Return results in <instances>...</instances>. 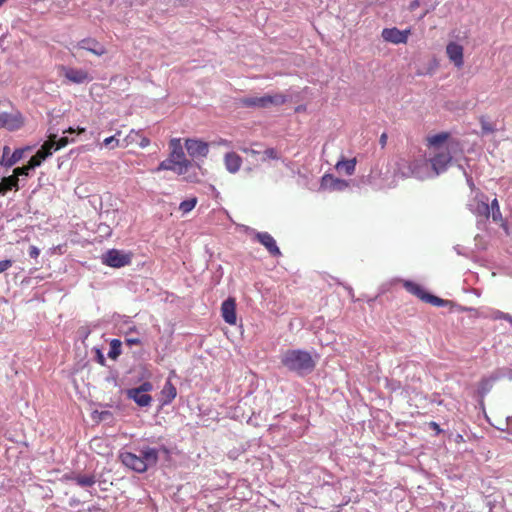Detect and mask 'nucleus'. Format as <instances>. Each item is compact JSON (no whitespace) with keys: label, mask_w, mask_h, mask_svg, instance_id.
I'll use <instances>...</instances> for the list:
<instances>
[{"label":"nucleus","mask_w":512,"mask_h":512,"mask_svg":"<svg viewBox=\"0 0 512 512\" xmlns=\"http://www.w3.org/2000/svg\"><path fill=\"white\" fill-rule=\"evenodd\" d=\"M281 363L288 370L303 375L311 372L315 368V361L311 354L303 350H288L281 358Z\"/></svg>","instance_id":"1"},{"label":"nucleus","mask_w":512,"mask_h":512,"mask_svg":"<svg viewBox=\"0 0 512 512\" xmlns=\"http://www.w3.org/2000/svg\"><path fill=\"white\" fill-rule=\"evenodd\" d=\"M169 170L173 171L177 175H183L184 179L189 182H198L199 176L196 170H192L186 167V164L177 162L176 160H172L171 158H167L160 162L158 167L155 169L156 172Z\"/></svg>","instance_id":"2"},{"label":"nucleus","mask_w":512,"mask_h":512,"mask_svg":"<svg viewBox=\"0 0 512 512\" xmlns=\"http://www.w3.org/2000/svg\"><path fill=\"white\" fill-rule=\"evenodd\" d=\"M287 101L286 95L275 93L273 95H264L261 97H245L241 99V104L245 107L267 108L270 106H280Z\"/></svg>","instance_id":"3"},{"label":"nucleus","mask_w":512,"mask_h":512,"mask_svg":"<svg viewBox=\"0 0 512 512\" xmlns=\"http://www.w3.org/2000/svg\"><path fill=\"white\" fill-rule=\"evenodd\" d=\"M103 263L113 268H120L131 263V256L119 250L111 249L103 256Z\"/></svg>","instance_id":"4"},{"label":"nucleus","mask_w":512,"mask_h":512,"mask_svg":"<svg viewBox=\"0 0 512 512\" xmlns=\"http://www.w3.org/2000/svg\"><path fill=\"white\" fill-rule=\"evenodd\" d=\"M411 34V29L399 30L396 27L384 28L381 32V36L384 41L392 44H406L408 37Z\"/></svg>","instance_id":"5"},{"label":"nucleus","mask_w":512,"mask_h":512,"mask_svg":"<svg viewBox=\"0 0 512 512\" xmlns=\"http://www.w3.org/2000/svg\"><path fill=\"white\" fill-rule=\"evenodd\" d=\"M55 138H57L55 134L50 135L48 140L44 142L36 154L30 158V167L40 166L42 161L52 154V150L55 145Z\"/></svg>","instance_id":"6"},{"label":"nucleus","mask_w":512,"mask_h":512,"mask_svg":"<svg viewBox=\"0 0 512 512\" xmlns=\"http://www.w3.org/2000/svg\"><path fill=\"white\" fill-rule=\"evenodd\" d=\"M169 148H170V153L168 156L169 158H171L172 160H176L177 162H180L183 164L185 163L186 167H188L192 170H195L193 163L190 160H188L185 156L180 139H178V138L171 139L169 142Z\"/></svg>","instance_id":"7"},{"label":"nucleus","mask_w":512,"mask_h":512,"mask_svg":"<svg viewBox=\"0 0 512 512\" xmlns=\"http://www.w3.org/2000/svg\"><path fill=\"white\" fill-rule=\"evenodd\" d=\"M121 462L128 468L142 473L147 470L146 464L143 462L141 454L136 455L131 452H122L120 454Z\"/></svg>","instance_id":"8"},{"label":"nucleus","mask_w":512,"mask_h":512,"mask_svg":"<svg viewBox=\"0 0 512 512\" xmlns=\"http://www.w3.org/2000/svg\"><path fill=\"white\" fill-rule=\"evenodd\" d=\"M452 160V156L448 149L436 153L429 161L431 167L436 175L447 169V166Z\"/></svg>","instance_id":"9"},{"label":"nucleus","mask_w":512,"mask_h":512,"mask_svg":"<svg viewBox=\"0 0 512 512\" xmlns=\"http://www.w3.org/2000/svg\"><path fill=\"white\" fill-rule=\"evenodd\" d=\"M446 55L450 62L457 68H462L464 65V48L456 42H449L446 46Z\"/></svg>","instance_id":"10"},{"label":"nucleus","mask_w":512,"mask_h":512,"mask_svg":"<svg viewBox=\"0 0 512 512\" xmlns=\"http://www.w3.org/2000/svg\"><path fill=\"white\" fill-rule=\"evenodd\" d=\"M185 147L191 157H207L209 152V144L198 139H187Z\"/></svg>","instance_id":"11"},{"label":"nucleus","mask_w":512,"mask_h":512,"mask_svg":"<svg viewBox=\"0 0 512 512\" xmlns=\"http://www.w3.org/2000/svg\"><path fill=\"white\" fill-rule=\"evenodd\" d=\"M60 70L64 77L72 83L81 84L91 80L88 72L83 69L61 66Z\"/></svg>","instance_id":"12"},{"label":"nucleus","mask_w":512,"mask_h":512,"mask_svg":"<svg viewBox=\"0 0 512 512\" xmlns=\"http://www.w3.org/2000/svg\"><path fill=\"white\" fill-rule=\"evenodd\" d=\"M429 161L425 156L420 155L418 158L413 159L409 164V171L412 176L423 179L429 169Z\"/></svg>","instance_id":"13"},{"label":"nucleus","mask_w":512,"mask_h":512,"mask_svg":"<svg viewBox=\"0 0 512 512\" xmlns=\"http://www.w3.org/2000/svg\"><path fill=\"white\" fill-rule=\"evenodd\" d=\"M255 239L261 243L272 256L279 257L282 255L275 239L268 232L256 233Z\"/></svg>","instance_id":"14"},{"label":"nucleus","mask_w":512,"mask_h":512,"mask_svg":"<svg viewBox=\"0 0 512 512\" xmlns=\"http://www.w3.org/2000/svg\"><path fill=\"white\" fill-rule=\"evenodd\" d=\"M221 314L226 323L230 325L236 324V302L234 298L230 297L222 303Z\"/></svg>","instance_id":"15"},{"label":"nucleus","mask_w":512,"mask_h":512,"mask_svg":"<svg viewBox=\"0 0 512 512\" xmlns=\"http://www.w3.org/2000/svg\"><path fill=\"white\" fill-rule=\"evenodd\" d=\"M22 125L23 120L20 114L0 113V128L13 131L19 129Z\"/></svg>","instance_id":"16"},{"label":"nucleus","mask_w":512,"mask_h":512,"mask_svg":"<svg viewBox=\"0 0 512 512\" xmlns=\"http://www.w3.org/2000/svg\"><path fill=\"white\" fill-rule=\"evenodd\" d=\"M348 186L349 183L346 180L335 178L329 174L324 175L321 179V187L324 189L343 191Z\"/></svg>","instance_id":"17"},{"label":"nucleus","mask_w":512,"mask_h":512,"mask_svg":"<svg viewBox=\"0 0 512 512\" xmlns=\"http://www.w3.org/2000/svg\"><path fill=\"white\" fill-rule=\"evenodd\" d=\"M77 47L79 49L87 50L97 56H102L106 53V48L94 38L82 39L78 42Z\"/></svg>","instance_id":"18"},{"label":"nucleus","mask_w":512,"mask_h":512,"mask_svg":"<svg viewBox=\"0 0 512 512\" xmlns=\"http://www.w3.org/2000/svg\"><path fill=\"white\" fill-rule=\"evenodd\" d=\"M127 397L132 399L140 407H147L152 402V397L149 394L143 393L134 388L127 390Z\"/></svg>","instance_id":"19"},{"label":"nucleus","mask_w":512,"mask_h":512,"mask_svg":"<svg viewBox=\"0 0 512 512\" xmlns=\"http://www.w3.org/2000/svg\"><path fill=\"white\" fill-rule=\"evenodd\" d=\"M224 164L227 171L234 174L240 170L242 158L235 152H228L224 156Z\"/></svg>","instance_id":"20"},{"label":"nucleus","mask_w":512,"mask_h":512,"mask_svg":"<svg viewBox=\"0 0 512 512\" xmlns=\"http://www.w3.org/2000/svg\"><path fill=\"white\" fill-rule=\"evenodd\" d=\"M65 478L74 481L80 487H91L96 483L94 474L65 475Z\"/></svg>","instance_id":"21"},{"label":"nucleus","mask_w":512,"mask_h":512,"mask_svg":"<svg viewBox=\"0 0 512 512\" xmlns=\"http://www.w3.org/2000/svg\"><path fill=\"white\" fill-rule=\"evenodd\" d=\"M12 190H19V179L12 175L2 178L0 181V195H5Z\"/></svg>","instance_id":"22"},{"label":"nucleus","mask_w":512,"mask_h":512,"mask_svg":"<svg viewBox=\"0 0 512 512\" xmlns=\"http://www.w3.org/2000/svg\"><path fill=\"white\" fill-rule=\"evenodd\" d=\"M164 404H170L177 396V389L174 384L168 379L161 391Z\"/></svg>","instance_id":"23"},{"label":"nucleus","mask_w":512,"mask_h":512,"mask_svg":"<svg viewBox=\"0 0 512 512\" xmlns=\"http://www.w3.org/2000/svg\"><path fill=\"white\" fill-rule=\"evenodd\" d=\"M143 462L146 464V468L156 465L158 461V451L155 448L145 447L140 451Z\"/></svg>","instance_id":"24"},{"label":"nucleus","mask_w":512,"mask_h":512,"mask_svg":"<svg viewBox=\"0 0 512 512\" xmlns=\"http://www.w3.org/2000/svg\"><path fill=\"white\" fill-rule=\"evenodd\" d=\"M500 376L498 374H492L489 377H485L481 379L478 385V392L480 395L484 396L492 389L494 383L498 381Z\"/></svg>","instance_id":"25"},{"label":"nucleus","mask_w":512,"mask_h":512,"mask_svg":"<svg viewBox=\"0 0 512 512\" xmlns=\"http://www.w3.org/2000/svg\"><path fill=\"white\" fill-rule=\"evenodd\" d=\"M335 168L339 172L344 171V173L348 176L353 175L355 172V168H356V159L353 158V159L345 160L344 158H342L341 160H339L336 163Z\"/></svg>","instance_id":"26"},{"label":"nucleus","mask_w":512,"mask_h":512,"mask_svg":"<svg viewBox=\"0 0 512 512\" xmlns=\"http://www.w3.org/2000/svg\"><path fill=\"white\" fill-rule=\"evenodd\" d=\"M404 288L411 293L412 295L416 296L420 300H424L425 295L427 292L423 289V287L415 282L412 281H405L403 283Z\"/></svg>","instance_id":"27"},{"label":"nucleus","mask_w":512,"mask_h":512,"mask_svg":"<svg viewBox=\"0 0 512 512\" xmlns=\"http://www.w3.org/2000/svg\"><path fill=\"white\" fill-rule=\"evenodd\" d=\"M121 341L119 339H113L110 342V350L108 352V357L110 359L116 360L121 355Z\"/></svg>","instance_id":"28"},{"label":"nucleus","mask_w":512,"mask_h":512,"mask_svg":"<svg viewBox=\"0 0 512 512\" xmlns=\"http://www.w3.org/2000/svg\"><path fill=\"white\" fill-rule=\"evenodd\" d=\"M22 150L16 149L6 160L2 159L0 164L5 167H12L22 158Z\"/></svg>","instance_id":"29"},{"label":"nucleus","mask_w":512,"mask_h":512,"mask_svg":"<svg viewBox=\"0 0 512 512\" xmlns=\"http://www.w3.org/2000/svg\"><path fill=\"white\" fill-rule=\"evenodd\" d=\"M449 133L441 132L433 136L428 137L427 141L430 146H439L449 138Z\"/></svg>","instance_id":"30"},{"label":"nucleus","mask_w":512,"mask_h":512,"mask_svg":"<svg viewBox=\"0 0 512 512\" xmlns=\"http://www.w3.org/2000/svg\"><path fill=\"white\" fill-rule=\"evenodd\" d=\"M197 203L198 199L196 197H191L180 203L179 210L182 212V214H187L195 208Z\"/></svg>","instance_id":"31"},{"label":"nucleus","mask_w":512,"mask_h":512,"mask_svg":"<svg viewBox=\"0 0 512 512\" xmlns=\"http://www.w3.org/2000/svg\"><path fill=\"white\" fill-rule=\"evenodd\" d=\"M423 302L429 303V304H431L433 306H436V307H443V306H446L447 304H449L448 300H444V299L439 298V297H437L435 295H432V294H430L428 292L425 295V298H424Z\"/></svg>","instance_id":"32"},{"label":"nucleus","mask_w":512,"mask_h":512,"mask_svg":"<svg viewBox=\"0 0 512 512\" xmlns=\"http://www.w3.org/2000/svg\"><path fill=\"white\" fill-rule=\"evenodd\" d=\"M139 137H141V133L139 131L131 130L127 136L123 139V147L126 148L133 144H138Z\"/></svg>","instance_id":"33"},{"label":"nucleus","mask_w":512,"mask_h":512,"mask_svg":"<svg viewBox=\"0 0 512 512\" xmlns=\"http://www.w3.org/2000/svg\"><path fill=\"white\" fill-rule=\"evenodd\" d=\"M479 122H480V125H481V129H482V132L483 134H489V133H494L496 131V126L495 124H493L492 122H490L487 117L485 116H481L479 118Z\"/></svg>","instance_id":"34"},{"label":"nucleus","mask_w":512,"mask_h":512,"mask_svg":"<svg viewBox=\"0 0 512 512\" xmlns=\"http://www.w3.org/2000/svg\"><path fill=\"white\" fill-rule=\"evenodd\" d=\"M34 168L35 167H30V161H28L27 165L15 168L13 170L12 176L19 179L20 176H27L29 174V171Z\"/></svg>","instance_id":"35"},{"label":"nucleus","mask_w":512,"mask_h":512,"mask_svg":"<svg viewBox=\"0 0 512 512\" xmlns=\"http://www.w3.org/2000/svg\"><path fill=\"white\" fill-rule=\"evenodd\" d=\"M279 156H278V153L276 151V149L274 148H267L262 154H261V157H260V160L262 162H265L269 159H278Z\"/></svg>","instance_id":"36"},{"label":"nucleus","mask_w":512,"mask_h":512,"mask_svg":"<svg viewBox=\"0 0 512 512\" xmlns=\"http://www.w3.org/2000/svg\"><path fill=\"white\" fill-rule=\"evenodd\" d=\"M476 211L478 214L488 218L490 214V206L486 202H477Z\"/></svg>","instance_id":"37"},{"label":"nucleus","mask_w":512,"mask_h":512,"mask_svg":"<svg viewBox=\"0 0 512 512\" xmlns=\"http://www.w3.org/2000/svg\"><path fill=\"white\" fill-rule=\"evenodd\" d=\"M493 319L505 320L512 325V315L502 312V311H499V310H497L493 313Z\"/></svg>","instance_id":"38"},{"label":"nucleus","mask_w":512,"mask_h":512,"mask_svg":"<svg viewBox=\"0 0 512 512\" xmlns=\"http://www.w3.org/2000/svg\"><path fill=\"white\" fill-rule=\"evenodd\" d=\"M490 209L492 210V217L494 221H497L499 218H501V212L497 199L492 201Z\"/></svg>","instance_id":"39"},{"label":"nucleus","mask_w":512,"mask_h":512,"mask_svg":"<svg viewBox=\"0 0 512 512\" xmlns=\"http://www.w3.org/2000/svg\"><path fill=\"white\" fill-rule=\"evenodd\" d=\"M103 145L111 149H114L120 145V141L116 139V136H110L104 139Z\"/></svg>","instance_id":"40"},{"label":"nucleus","mask_w":512,"mask_h":512,"mask_svg":"<svg viewBox=\"0 0 512 512\" xmlns=\"http://www.w3.org/2000/svg\"><path fill=\"white\" fill-rule=\"evenodd\" d=\"M210 145L215 146V147L223 146V147L231 148L232 142L227 139H224V138H217V139L213 140L210 143Z\"/></svg>","instance_id":"41"},{"label":"nucleus","mask_w":512,"mask_h":512,"mask_svg":"<svg viewBox=\"0 0 512 512\" xmlns=\"http://www.w3.org/2000/svg\"><path fill=\"white\" fill-rule=\"evenodd\" d=\"M68 143H69L68 137H61L59 140L55 139V145H54L53 150H55V151L60 150L61 148H64L66 145H68Z\"/></svg>","instance_id":"42"},{"label":"nucleus","mask_w":512,"mask_h":512,"mask_svg":"<svg viewBox=\"0 0 512 512\" xmlns=\"http://www.w3.org/2000/svg\"><path fill=\"white\" fill-rule=\"evenodd\" d=\"M135 389L148 394V392L152 391L153 385L151 382L145 381L139 387H136Z\"/></svg>","instance_id":"43"},{"label":"nucleus","mask_w":512,"mask_h":512,"mask_svg":"<svg viewBox=\"0 0 512 512\" xmlns=\"http://www.w3.org/2000/svg\"><path fill=\"white\" fill-rule=\"evenodd\" d=\"M12 266L11 260H2L0 261V273L5 272Z\"/></svg>","instance_id":"44"},{"label":"nucleus","mask_w":512,"mask_h":512,"mask_svg":"<svg viewBox=\"0 0 512 512\" xmlns=\"http://www.w3.org/2000/svg\"><path fill=\"white\" fill-rule=\"evenodd\" d=\"M138 145H139L141 148H145V147H147V146H149V145H150V140H149L147 137H145V136H143V135L141 134V137H139V140H138Z\"/></svg>","instance_id":"45"},{"label":"nucleus","mask_w":512,"mask_h":512,"mask_svg":"<svg viewBox=\"0 0 512 512\" xmlns=\"http://www.w3.org/2000/svg\"><path fill=\"white\" fill-rule=\"evenodd\" d=\"M428 425L431 429H433L436 432L437 435H439L443 432V430L440 428L439 424L436 423L435 421L429 422Z\"/></svg>","instance_id":"46"},{"label":"nucleus","mask_w":512,"mask_h":512,"mask_svg":"<svg viewBox=\"0 0 512 512\" xmlns=\"http://www.w3.org/2000/svg\"><path fill=\"white\" fill-rule=\"evenodd\" d=\"M40 254V250L36 246H30L29 248V256L32 258H37Z\"/></svg>","instance_id":"47"},{"label":"nucleus","mask_w":512,"mask_h":512,"mask_svg":"<svg viewBox=\"0 0 512 512\" xmlns=\"http://www.w3.org/2000/svg\"><path fill=\"white\" fill-rule=\"evenodd\" d=\"M125 343L128 346L140 345L141 344V340L139 338H126L125 339Z\"/></svg>","instance_id":"48"},{"label":"nucleus","mask_w":512,"mask_h":512,"mask_svg":"<svg viewBox=\"0 0 512 512\" xmlns=\"http://www.w3.org/2000/svg\"><path fill=\"white\" fill-rule=\"evenodd\" d=\"M102 442V439L101 438H93L90 442V447L93 449V450H96V448H100V444Z\"/></svg>","instance_id":"49"},{"label":"nucleus","mask_w":512,"mask_h":512,"mask_svg":"<svg viewBox=\"0 0 512 512\" xmlns=\"http://www.w3.org/2000/svg\"><path fill=\"white\" fill-rule=\"evenodd\" d=\"M96 359L100 365H102V366L105 365V357L99 349L96 351Z\"/></svg>","instance_id":"50"},{"label":"nucleus","mask_w":512,"mask_h":512,"mask_svg":"<svg viewBox=\"0 0 512 512\" xmlns=\"http://www.w3.org/2000/svg\"><path fill=\"white\" fill-rule=\"evenodd\" d=\"M244 153L250 154L251 156H261L262 153H260L257 150L254 149H248V148H242L241 149Z\"/></svg>","instance_id":"51"},{"label":"nucleus","mask_w":512,"mask_h":512,"mask_svg":"<svg viewBox=\"0 0 512 512\" xmlns=\"http://www.w3.org/2000/svg\"><path fill=\"white\" fill-rule=\"evenodd\" d=\"M9 153H10V148L8 146H4L2 159L6 160L10 156Z\"/></svg>","instance_id":"52"},{"label":"nucleus","mask_w":512,"mask_h":512,"mask_svg":"<svg viewBox=\"0 0 512 512\" xmlns=\"http://www.w3.org/2000/svg\"><path fill=\"white\" fill-rule=\"evenodd\" d=\"M380 144L382 147H384L386 145V142H387V135L386 133H383L381 136H380V140H379Z\"/></svg>","instance_id":"53"},{"label":"nucleus","mask_w":512,"mask_h":512,"mask_svg":"<svg viewBox=\"0 0 512 512\" xmlns=\"http://www.w3.org/2000/svg\"><path fill=\"white\" fill-rule=\"evenodd\" d=\"M75 132H76V130L72 127L68 128L67 130L64 131V133H70V134H73Z\"/></svg>","instance_id":"54"},{"label":"nucleus","mask_w":512,"mask_h":512,"mask_svg":"<svg viewBox=\"0 0 512 512\" xmlns=\"http://www.w3.org/2000/svg\"><path fill=\"white\" fill-rule=\"evenodd\" d=\"M462 441H464L463 436H462V435H460V434H459V435H457V437H456V442H462Z\"/></svg>","instance_id":"55"},{"label":"nucleus","mask_w":512,"mask_h":512,"mask_svg":"<svg viewBox=\"0 0 512 512\" xmlns=\"http://www.w3.org/2000/svg\"><path fill=\"white\" fill-rule=\"evenodd\" d=\"M77 132H78V134L84 133L85 132V128H78Z\"/></svg>","instance_id":"56"},{"label":"nucleus","mask_w":512,"mask_h":512,"mask_svg":"<svg viewBox=\"0 0 512 512\" xmlns=\"http://www.w3.org/2000/svg\"><path fill=\"white\" fill-rule=\"evenodd\" d=\"M435 402H436L438 405H442V404H443V400H435Z\"/></svg>","instance_id":"57"},{"label":"nucleus","mask_w":512,"mask_h":512,"mask_svg":"<svg viewBox=\"0 0 512 512\" xmlns=\"http://www.w3.org/2000/svg\"><path fill=\"white\" fill-rule=\"evenodd\" d=\"M5 2L6 0H0V6H2Z\"/></svg>","instance_id":"58"}]
</instances>
